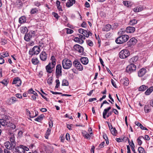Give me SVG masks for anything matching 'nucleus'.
I'll return each instance as SVG.
<instances>
[{
  "mask_svg": "<svg viewBox=\"0 0 153 153\" xmlns=\"http://www.w3.org/2000/svg\"><path fill=\"white\" fill-rule=\"evenodd\" d=\"M20 30L22 33H25L27 32L28 29L25 27H22L20 28Z\"/></svg>",
  "mask_w": 153,
  "mask_h": 153,
  "instance_id": "473e14b6",
  "label": "nucleus"
},
{
  "mask_svg": "<svg viewBox=\"0 0 153 153\" xmlns=\"http://www.w3.org/2000/svg\"><path fill=\"white\" fill-rule=\"evenodd\" d=\"M111 107H108L107 108L105 109L103 112V117L104 119L106 118V114L108 112V111L111 109Z\"/></svg>",
  "mask_w": 153,
  "mask_h": 153,
  "instance_id": "b1692460",
  "label": "nucleus"
},
{
  "mask_svg": "<svg viewBox=\"0 0 153 153\" xmlns=\"http://www.w3.org/2000/svg\"><path fill=\"white\" fill-rule=\"evenodd\" d=\"M17 101V98L15 97H12L9 99V104H13Z\"/></svg>",
  "mask_w": 153,
  "mask_h": 153,
  "instance_id": "393cba45",
  "label": "nucleus"
},
{
  "mask_svg": "<svg viewBox=\"0 0 153 153\" xmlns=\"http://www.w3.org/2000/svg\"><path fill=\"white\" fill-rule=\"evenodd\" d=\"M146 72V69L142 68L140 69L138 71V76L139 77H142L144 76Z\"/></svg>",
  "mask_w": 153,
  "mask_h": 153,
  "instance_id": "4468645a",
  "label": "nucleus"
},
{
  "mask_svg": "<svg viewBox=\"0 0 153 153\" xmlns=\"http://www.w3.org/2000/svg\"><path fill=\"white\" fill-rule=\"evenodd\" d=\"M83 137L87 139H89L90 138L91 136L90 134H89L87 132L84 131L82 133Z\"/></svg>",
  "mask_w": 153,
  "mask_h": 153,
  "instance_id": "bb28decb",
  "label": "nucleus"
},
{
  "mask_svg": "<svg viewBox=\"0 0 153 153\" xmlns=\"http://www.w3.org/2000/svg\"><path fill=\"white\" fill-rule=\"evenodd\" d=\"M129 38L127 35H121L118 37L115 40V42L118 44H122L127 42Z\"/></svg>",
  "mask_w": 153,
  "mask_h": 153,
  "instance_id": "f03ea898",
  "label": "nucleus"
},
{
  "mask_svg": "<svg viewBox=\"0 0 153 153\" xmlns=\"http://www.w3.org/2000/svg\"><path fill=\"white\" fill-rule=\"evenodd\" d=\"M66 32L68 34H71L74 32V31L73 30L69 28H66Z\"/></svg>",
  "mask_w": 153,
  "mask_h": 153,
  "instance_id": "09e8293b",
  "label": "nucleus"
},
{
  "mask_svg": "<svg viewBox=\"0 0 153 153\" xmlns=\"http://www.w3.org/2000/svg\"><path fill=\"white\" fill-rule=\"evenodd\" d=\"M4 62V59L0 56V64H2Z\"/></svg>",
  "mask_w": 153,
  "mask_h": 153,
  "instance_id": "4d7b16f0",
  "label": "nucleus"
},
{
  "mask_svg": "<svg viewBox=\"0 0 153 153\" xmlns=\"http://www.w3.org/2000/svg\"><path fill=\"white\" fill-rule=\"evenodd\" d=\"M148 88V86L145 85H142L140 86L138 88V91H144Z\"/></svg>",
  "mask_w": 153,
  "mask_h": 153,
  "instance_id": "4be33fe9",
  "label": "nucleus"
},
{
  "mask_svg": "<svg viewBox=\"0 0 153 153\" xmlns=\"http://www.w3.org/2000/svg\"><path fill=\"white\" fill-rule=\"evenodd\" d=\"M143 7H137L134 8L133 10L135 12H138L141 11L143 10Z\"/></svg>",
  "mask_w": 153,
  "mask_h": 153,
  "instance_id": "2f4dec72",
  "label": "nucleus"
},
{
  "mask_svg": "<svg viewBox=\"0 0 153 153\" xmlns=\"http://www.w3.org/2000/svg\"><path fill=\"white\" fill-rule=\"evenodd\" d=\"M62 66L60 64H58L56 65V75L57 77H59L62 76Z\"/></svg>",
  "mask_w": 153,
  "mask_h": 153,
  "instance_id": "1a4fd4ad",
  "label": "nucleus"
},
{
  "mask_svg": "<svg viewBox=\"0 0 153 153\" xmlns=\"http://www.w3.org/2000/svg\"><path fill=\"white\" fill-rule=\"evenodd\" d=\"M105 144V142L103 141L99 145V147L100 148L103 147Z\"/></svg>",
  "mask_w": 153,
  "mask_h": 153,
  "instance_id": "69168bd1",
  "label": "nucleus"
},
{
  "mask_svg": "<svg viewBox=\"0 0 153 153\" xmlns=\"http://www.w3.org/2000/svg\"><path fill=\"white\" fill-rule=\"evenodd\" d=\"M44 117V116L43 114H41L39 116L36 118H35L34 120L37 122H40L43 119Z\"/></svg>",
  "mask_w": 153,
  "mask_h": 153,
  "instance_id": "c756f323",
  "label": "nucleus"
},
{
  "mask_svg": "<svg viewBox=\"0 0 153 153\" xmlns=\"http://www.w3.org/2000/svg\"><path fill=\"white\" fill-rule=\"evenodd\" d=\"M73 64L78 70L81 71L83 70V66L77 60H74L73 62Z\"/></svg>",
  "mask_w": 153,
  "mask_h": 153,
  "instance_id": "6e6552de",
  "label": "nucleus"
},
{
  "mask_svg": "<svg viewBox=\"0 0 153 153\" xmlns=\"http://www.w3.org/2000/svg\"><path fill=\"white\" fill-rule=\"evenodd\" d=\"M38 12V9L36 8H32L30 11V13L31 14H33L37 13Z\"/></svg>",
  "mask_w": 153,
  "mask_h": 153,
  "instance_id": "72a5a7b5",
  "label": "nucleus"
},
{
  "mask_svg": "<svg viewBox=\"0 0 153 153\" xmlns=\"http://www.w3.org/2000/svg\"><path fill=\"white\" fill-rule=\"evenodd\" d=\"M123 4L127 7H128L129 6H128V4H129V2L127 1H123Z\"/></svg>",
  "mask_w": 153,
  "mask_h": 153,
  "instance_id": "603ef678",
  "label": "nucleus"
},
{
  "mask_svg": "<svg viewBox=\"0 0 153 153\" xmlns=\"http://www.w3.org/2000/svg\"><path fill=\"white\" fill-rule=\"evenodd\" d=\"M137 22V21L135 19H132L130 21L129 24L131 25H134Z\"/></svg>",
  "mask_w": 153,
  "mask_h": 153,
  "instance_id": "7c9ffc66",
  "label": "nucleus"
},
{
  "mask_svg": "<svg viewBox=\"0 0 153 153\" xmlns=\"http://www.w3.org/2000/svg\"><path fill=\"white\" fill-rule=\"evenodd\" d=\"M35 33L34 31H31L27 34H26L24 36V39L27 41H29L34 36Z\"/></svg>",
  "mask_w": 153,
  "mask_h": 153,
  "instance_id": "0eeeda50",
  "label": "nucleus"
},
{
  "mask_svg": "<svg viewBox=\"0 0 153 153\" xmlns=\"http://www.w3.org/2000/svg\"><path fill=\"white\" fill-rule=\"evenodd\" d=\"M138 151L139 153H145L144 149L141 146L138 148Z\"/></svg>",
  "mask_w": 153,
  "mask_h": 153,
  "instance_id": "4c0bfd02",
  "label": "nucleus"
},
{
  "mask_svg": "<svg viewBox=\"0 0 153 153\" xmlns=\"http://www.w3.org/2000/svg\"><path fill=\"white\" fill-rule=\"evenodd\" d=\"M146 91L145 92V94L146 95H149L153 91V86H151L149 88L146 89Z\"/></svg>",
  "mask_w": 153,
  "mask_h": 153,
  "instance_id": "6ab92c4d",
  "label": "nucleus"
},
{
  "mask_svg": "<svg viewBox=\"0 0 153 153\" xmlns=\"http://www.w3.org/2000/svg\"><path fill=\"white\" fill-rule=\"evenodd\" d=\"M34 4L35 6L37 7H39L41 5V3L40 2H39L38 1H36L34 2Z\"/></svg>",
  "mask_w": 153,
  "mask_h": 153,
  "instance_id": "a18cd8bd",
  "label": "nucleus"
},
{
  "mask_svg": "<svg viewBox=\"0 0 153 153\" xmlns=\"http://www.w3.org/2000/svg\"><path fill=\"white\" fill-rule=\"evenodd\" d=\"M52 14L54 17L58 19H59V16L58 14L55 12H53Z\"/></svg>",
  "mask_w": 153,
  "mask_h": 153,
  "instance_id": "8fccbe9b",
  "label": "nucleus"
},
{
  "mask_svg": "<svg viewBox=\"0 0 153 153\" xmlns=\"http://www.w3.org/2000/svg\"><path fill=\"white\" fill-rule=\"evenodd\" d=\"M111 134L113 135H116L117 133V131L115 128H113V127L109 129Z\"/></svg>",
  "mask_w": 153,
  "mask_h": 153,
  "instance_id": "c85d7f7f",
  "label": "nucleus"
},
{
  "mask_svg": "<svg viewBox=\"0 0 153 153\" xmlns=\"http://www.w3.org/2000/svg\"><path fill=\"white\" fill-rule=\"evenodd\" d=\"M55 66V65L50 63L45 67L47 72L48 73H52V70L51 69H53Z\"/></svg>",
  "mask_w": 153,
  "mask_h": 153,
  "instance_id": "f8f14e48",
  "label": "nucleus"
},
{
  "mask_svg": "<svg viewBox=\"0 0 153 153\" xmlns=\"http://www.w3.org/2000/svg\"><path fill=\"white\" fill-rule=\"evenodd\" d=\"M23 149H24V153L25 152V151H28L29 150V148L25 146H24L22 145Z\"/></svg>",
  "mask_w": 153,
  "mask_h": 153,
  "instance_id": "e2e57ef3",
  "label": "nucleus"
},
{
  "mask_svg": "<svg viewBox=\"0 0 153 153\" xmlns=\"http://www.w3.org/2000/svg\"><path fill=\"white\" fill-rule=\"evenodd\" d=\"M8 135L10 142L7 141L5 143L4 145L5 147L12 151L15 149L13 153H24L22 145H20L19 146L16 147V144L14 134L9 131Z\"/></svg>",
  "mask_w": 153,
  "mask_h": 153,
  "instance_id": "f257e3e1",
  "label": "nucleus"
},
{
  "mask_svg": "<svg viewBox=\"0 0 153 153\" xmlns=\"http://www.w3.org/2000/svg\"><path fill=\"white\" fill-rule=\"evenodd\" d=\"M86 43L87 44L90 46H92L93 45V43L92 41L90 40H88L86 41Z\"/></svg>",
  "mask_w": 153,
  "mask_h": 153,
  "instance_id": "37998d69",
  "label": "nucleus"
},
{
  "mask_svg": "<svg viewBox=\"0 0 153 153\" xmlns=\"http://www.w3.org/2000/svg\"><path fill=\"white\" fill-rule=\"evenodd\" d=\"M80 60L82 63L84 65L87 64L89 62L88 59L87 57H82Z\"/></svg>",
  "mask_w": 153,
  "mask_h": 153,
  "instance_id": "a211bd4d",
  "label": "nucleus"
},
{
  "mask_svg": "<svg viewBox=\"0 0 153 153\" xmlns=\"http://www.w3.org/2000/svg\"><path fill=\"white\" fill-rule=\"evenodd\" d=\"M26 18L24 16H22L20 17L19 20V22L20 24H22L25 23L26 22Z\"/></svg>",
  "mask_w": 153,
  "mask_h": 153,
  "instance_id": "a878e982",
  "label": "nucleus"
},
{
  "mask_svg": "<svg viewBox=\"0 0 153 153\" xmlns=\"http://www.w3.org/2000/svg\"><path fill=\"white\" fill-rule=\"evenodd\" d=\"M16 97L18 98H21L22 97L21 94H16Z\"/></svg>",
  "mask_w": 153,
  "mask_h": 153,
  "instance_id": "338daca9",
  "label": "nucleus"
},
{
  "mask_svg": "<svg viewBox=\"0 0 153 153\" xmlns=\"http://www.w3.org/2000/svg\"><path fill=\"white\" fill-rule=\"evenodd\" d=\"M51 130L48 128L46 132V134L48 135H49L51 133Z\"/></svg>",
  "mask_w": 153,
  "mask_h": 153,
  "instance_id": "774afa93",
  "label": "nucleus"
},
{
  "mask_svg": "<svg viewBox=\"0 0 153 153\" xmlns=\"http://www.w3.org/2000/svg\"><path fill=\"white\" fill-rule=\"evenodd\" d=\"M66 138L67 140H68L70 139L69 134L67 133L66 135Z\"/></svg>",
  "mask_w": 153,
  "mask_h": 153,
  "instance_id": "0e129e2a",
  "label": "nucleus"
},
{
  "mask_svg": "<svg viewBox=\"0 0 153 153\" xmlns=\"http://www.w3.org/2000/svg\"><path fill=\"white\" fill-rule=\"evenodd\" d=\"M12 84H16L18 86H20L21 84V81L19 77H16L14 78L13 81L12 83Z\"/></svg>",
  "mask_w": 153,
  "mask_h": 153,
  "instance_id": "ddd939ff",
  "label": "nucleus"
},
{
  "mask_svg": "<svg viewBox=\"0 0 153 153\" xmlns=\"http://www.w3.org/2000/svg\"><path fill=\"white\" fill-rule=\"evenodd\" d=\"M138 59V56H135L130 59L129 61L131 64H136Z\"/></svg>",
  "mask_w": 153,
  "mask_h": 153,
  "instance_id": "f3484780",
  "label": "nucleus"
},
{
  "mask_svg": "<svg viewBox=\"0 0 153 153\" xmlns=\"http://www.w3.org/2000/svg\"><path fill=\"white\" fill-rule=\"evenodd\" d=\"M126 32V30H125L123 29H122L121 30V31H120L119 33H120V35H124V34Z\"/></svg>",
  "mask_w": 153,
  "mask_h": 153,
  "instance_id": "3c124183",
  "label": "nucleus"
},
{
  "mask_svg": "<svg viewBox=\"0 0 153 153\" xmlns=\"http://www.w3.org/2000/svg\"><path fill=\"white\" fill-rule=\"evenodd\" d=\"M22 4V1L20 0H17L16 3V5L18 7L21 6Z\"/></svg>",
  "mask_w": 153,
  "mask_h": 153,
  "instance_id": "c03bdc74",
  "label": "nucleus"
},
{
  "mask_svg": "<svg viewBox=\"0 0 153 153\" xmlns=\"http://www.w3.org/2000/svg\"><path fill=\"white\" fill-rule=\"evenodd\" d=\"M130 54V52L128 50L123 49L120 52L119 57L121 59H125L129 56Z\"/></svg>",
  "mask_w": 153,
  "mask_h": 153,
  "instance_id": "423d86ee",
  "label": "nucleus"
},
{
  "mask_svg": "<svg viewBox=\"0 0 153 153\" xmlns=\"http://www.w3.org/2000/svg\"><path fill=\"white\" fill-rule=\"evenodd\" d=\"M137 42V40L134 38H131L127 42L128 47H131L132 45H135Z\"/></svg>",
  "mask_w": 153,
  "mask_h": 153,
  "instance_id": "9b49d317",
  "label": "nucleus"
},
{
  "mask_svg": "<svg viewBox=\"0 0 153 153\" xmlns=\"http://www.w3.org/2000/svg\"><path fill=\"white\" fill-rule=\"evenodd\" d=\"M5 117L4 119V120H5L6 121H9V119L10 118V117L8 116L5 115L4 116Z\"/></svg>",
  "mask_w": 153,
  "mask_h": 153,
  "instance_id": "5fc2aeb1",
  "label": "nucleus"
},
{
  "mask_svg": "<svg viewBox=\"0 0 153 153\" xmlns=\"http://www.w3.org/2000/svg\"><path fill=\"white\" fill-rule=\"evenodd\" d=\"M51 59L52 60V62L51 63L53 65H55L56 64V59L55 57L54 56H52L51 57Z\"/></svg>",
  "mask_w": 153,
  "mask_h": 153,
  "instance_id": "58836bf2",
  "label": "nucleus"
},
{
  "mask_svg": "<svg viewBox=\"0 0 153 153\" xmlns=\"http://www.w3.org/2000/svg\"><path fill=\"white\" fill-rule=\"evenodd\" d=\"M112 111L114 113L116 114H118L119 113L118 111L116 109L114 108L112 109Z\"/></svg>",
  "mask_w": 153,
  "mask_h": 153,
  "instance_id": "bf43d9fd",
  "label": "nucleus"
},
{
  "mask_svg": "<svg viewBox=\"0 0 153 153\" xmlns=\"http://www.w3.org/2000/svg\"><path fill=\"white\" fill-rule=\"evenodd\" d=\"M62 66L63 68L65 69L70 68L72 66V62L68 59H65L62 61Z\"/></svg>",
  "mask_w": 153,
  "mask_h": 153,
  "instance_id": "7ed1b4c3",
  "label": "nucleus"
},
{
  "mask_svg": "<svg viewBox=\"0 0 153 153\" xmlns=\"http://www.w3.org/2000/svg\"><path fill=\"white\" fill-rule=\"evenodd\" d=\"M56 84L55 87V88L56 89L58 88L59 87V86L60 82L58 79H56Z\"/></svg>",
  "mask_w": 153,
  "mask_h": 153,
  "instance_id": "de8ad7c7",
  "label": "nucleus"
},
{
  "mask_svg": "<svg viewBox=\"0 0 153 153\" xmlns=\"http://www.w3.org/2000/svg\"><path fill=\"white\" fill-rule=\"evenodd\" d=\"M1 43L2 45H4L5 44L7 43V41L5 39H2L1 41Z\"/></svg>",
  "mask_w": 153,
  "mask_h": 153,
  "instance_id": "6e6d98bb",
  "label": "nucleus"
},
{
  "mask_svg": "<svg viewBox=\"0 0 153 153\" xmlns=\"http://www.w3.org/2000/svg\"><path fill=\"white\" fill-rule=\"evenodd\" d=\"M121 82H122L123 84L125 86H128L129 83V82L128 79L126 77L123 78L121 80Z\"/></svg>",
  "mask_w": 153,
  "mask_h": 153,
  "instance_id": "5701e85b",
  "label": "nucleus"
},
{
  "mask_svg": "<svg viewBox=\"0 0 153 153\" xmlns=\"http://www.w3.org/2000/svg\"><path fill=\"white\" fill-rule=\"evenodd\" d=\"M125 139V138H124L123 139L121 138L120 139V138H117L116 139V141L118 142H122L123 140V139Z\"/></svg>",
  "mask_w": 153,
  "mask_h": 153,
  "instance_id": "864d4df0",
  "label": "nucleus"
},
{
  "mask_svg": "<svg viewBox=\"0 0 153 153\" xmlns=\"http://www.w3.org/2000/svg\"><path fill=\"white\" fill-rule=\"evenodd\" d=\"M8 124L9 126H7L10 127V128L12 129H14L15 128V125L12 123H10L9 121Z\"/></svg>",
  "mask_w": 153,
  "mask_h": 153,
  "instance_id": "ea45409f",
  "label": "nucleus"
},
{
  "mask_svg": "<svg viewBox=\"0 0 153 153\" xmlns=\"http://www.w3.org/2000/svg\"><path fill=\"white\" fill-rule=\"evenodd\" d=\"M136 69V66L133 64H131L128 65L126 67V72L130 74L132 72L135 71Z\"/></svg>",
  "mask_w": 153,
  "mask_h": 153,
  "instance_id": "20e7f679",
  "label": "nucleus"
},
{
  "mask_svg": "<svg viewBox=\"0 0 153 153\" xmlns=\"http://www.w3.org/2000/svg\"><path fill=\"white\" fill-rule=\"evenodd\" d=\"M111 83L112 85L113 86L115 87V88H117V85L116 84H115V82H114V81L113 80L111 79Z\"/></svg>",
  "mask_w": 153,
  "mask_h": 153,
  "instance_id": "13d9d810",
  "label": "nucleus"
},
{
  "mask_svg": "<svg viewBox=\"0 0 153 153\" xmlns=\"http://www.w3.org/2000/svg\"><path fill=\"white\" fill-rule=\"evenodd\" d=\"M52 79L53 78L51 77L48 78L47 80V83L49 85H51L52 84L53 82Z\"/></svg>",
  "mask_w": 153,
  "mask_h": 153,
  "instance_id": "49530a36",
  "label": "nucleus"
},
{
  "mask_svg": "<svg viewBox=\"0 0 153 153\" xmlns=\"http://www.w3.org/2000/svg\"><path fill=\"white\" fill-rule=\"evenodd\" d=\"M141 138H144V137L142 136H140L137 139V140L138 144L140 146L142 144V141L140 140Z\"/></svg>",
  "mask_w": 153,
  "mask_h": 153,
  "instance_id": "79ce46f5",
  "label": "nucleus"
},
{
  "mask_svg": "<svg viewBox=\"0 0 153 153\" xmlns=\"http://www.w3.org/2000/svg\"><path fill=\"white\" fill-rule=\"evenodd\" d=\"M47 57V54L45 52L42 51L40 55V58L42 61H45Z\"/></svg>",
  "mask_w": 153,
  "mask_h": 153,
  "instance_id": "dca6fc26",
  "label": "nucleus"
},
{
  "mask_svg": "<svg viewBox=\"0 0 153 153\" xmlns=\"http://www.w3.org/2000/svg\"><path fill=\"white\" fill-rule=\"evenodd\" d=\"M9 121H6L4 119H0V123L2 126H9Z\"/></svg>",
  "mask_w": 153,
  "mask_h": 153,
  "instance_id": "412c9836",
  "label": "nucleus"
},
{
  "mask_svg": "<svg viewBox=\"0 0 153 153\" xmlns=\"http://www.w3.org/2000/svg\"><path fill=\"white\" fill-rule=\"evenodd\" d=\"M32 62L34 65H37L39 62L37 58H33L32 59Z\"/></svg>",
  "mask_w": 153,
  "mask_h": 153,
  "instance_id": "f704fd0d",
  "label": "nucleus"
},
{
  "mask_svg": "<svg viewBox=\"0 0 153 153\" xmlns=\"http://www.w3.org/2000/svg\"><path fill=\"white\" fill-rule=\"evenodd\" d=\"M135 30V29L134 27L128 26L126 28V31L127 33H131L134 32Z\"/></svg>",
  "mask_w": 153,
  "mask_h": 153,
  "instance_id": "2eb2a0df",
  "label": "nucleus"
},
{
  "mask_svg": "<svg viewBox=\"0 0 153 153\" xmlns=\"http://www.w3.org/2000/svg\"><path fill=\"white\" fill-rule=\"evenodd\" d=\"M75 3V0H68V1L66 3V5L68 7L72 6L73 4Z\"/></svg>",
  "mask_w": 153,
  "mask_h": 153,
  "instance_id": "aec40b11",
  "label": "nucleus"
},
{
  "mask_svg": "<svg viewBox=\"0 0 153 153\" xmlns=\"http://www.w3.org/2000/svg\"><path fill=\"white\" fill-rule=\"evenodd\" d=\"M0 55L3 58L7 57L9 56L8 53L7 51L5 53L2 52L0 53Z\"/></svg>",
  "mask_w": 153,
  "mask_h": 153,
  "instance_id": "c9c22d12",
  "label": "nucleus"
},
{
  "mask_svg": "<svg viewBox=\"0 0 153 153\" xmlns=\"http://www.w3.org/2000/svg\"><path fill=\"white\" fill-rule=\"evenodd\" d=\"M40 51V48L39 46H35L32 49L29 50V53L31 56L34 55H37L39 53Z\"/></svg>",
  "mask_w": 153,
  "mask_h": 153,
  "instance_id": "39448f33",
  "label": "nucleus"
},
{
  "mask_svg": "<svg viewBox=\"0 0 153 153\" xmlns=\"http://www.w3.org/2000/svg\"><path fill=\"white\" fill-rule=\"evenodd\" d=\"M144 111L145 113H148L151 111L150 106L149 105H146L144 106Z\"/></svg>",
  "mask_w": 153,
  "mask_h": 153,
  "instance_id": "cd10ccee",
  "label": "nucleus"
},
{
  "mask_svg": "<svg viewBox=\"0 0 153 153\" xmlns=\"http://www.w3.org/2000/svg\"><path fill=\"white\" fill-rule=\"evenodd\" d=\"M143 138L147 140H149L150 139L149 136L147 135H145L144 137V138Z\"/></svg>",
  "mask_w": 153,
  "mask_h": 153,
  "instance_id": "680f3d73",
  "label": "nucleus"
},
{
  "mask_svg": "<svg viewBox=\"0 0 153 153\" xmlns=\"http://www.w3.org/2000/svg\"><path fill=\"white\" fill-rule=\"evenodd\" d=\"M69 83L68 81L66 79H64L62 80V85L67 86L68 85Z\"/></svg>",
  "mask_w": 153,
  "mask_h": 153,
  "instance_id": "e433bc0d",
  "label": "nucleus"
},
{
  "mask_svg": "<svg viewBox=\"0 0 153 153\" xmlns=\"http://www.w3.org/2000/svg\"><path fill=\"white\" fill-rule=\"evenodd\" d=\"M111 28V26L110 24L107 25L105 27V30L108 31L110 30Z\"/></svg>",
  "mask_w": 153,
  "mask_h": 153,
  "instance_id": "a19ab883",
  "label": "nucleus"
},
{
  "mask_svg": "<svg viewBox=\"0 0 153 153\" xmlns=\"http://www.w3.org/2000/svg\"><path fill=\"white\" fill-rule=\"evenodd\" d=\"M74 49L78 51L79 53H81V55H82L84 52L83 48L79 45L76 44L74 46Z\"/></svg>",
  "mask_w": 153,
  "mask_h": 153,
  "instance_id": "9d476101",
  "label": "nucleus"
},
{
  "mask_svg": "<svg viewBox=\"0 0 153 153\" xmlns=\"http://www.w3.org/2000/svg\"><path fill=\"white\" fill-rule=\"evenodd\" d=\"M92 34L90 31L87 32V35H85V37H88L89 36H91Z\"/></svg>",
  "mask_w": 153,
  "mask_h": 153,
  "instance_id": "052dcab7",
  "label": "nucleus"
}]
</instances>
